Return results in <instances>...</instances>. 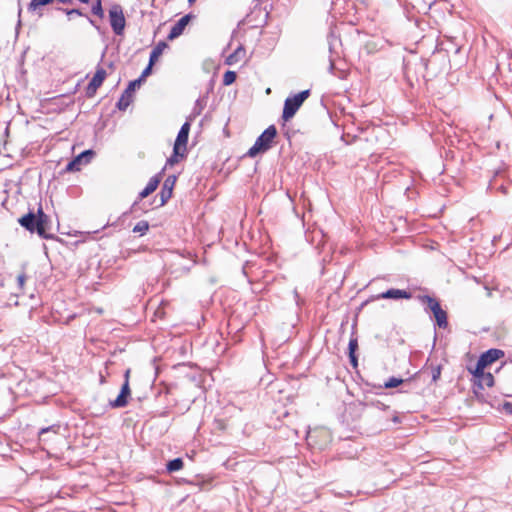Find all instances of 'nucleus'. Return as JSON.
<instances>
[{"label": "nucleus", "instance_id": "1", "mask_svg": "<svg viewBox=\"0 0 512 512\" xmlns=\"http://www.w3.org/2000/svg\"><path fill=\"white\" fill-rule=\"evenodd\" d=\"M277 135V130L274 125L269 126L263 131V133L256 139L254 145L248 150L247 155L249 157H255L259 153L268 151L274 138Z\"/></svg>", "mask_w": 512, "mask_h": 512}, {"label": "nucleus", "instance_id": "2", "mask_svg": "<svg viewBox=\"0 0 512 512\" xmlns=\"http://www.w3.org/2000/svg\"><path fill=\"white\" fill-rule=\"evenodd\" d=\"M309 96L310 90L307 89L299 92L298 94L286 98L284 102L282 118L285 121L290 120Z\"/></svg>", "mask_w": 512, "mask_h": 512}, {"label": "nucleus", "instance_id": "3", "mask_svg": "<svg viewBox=\"0 0 512 512\" xmlns=\"http://www.w3.org/2000/svg\"><path fill=\"white\" fill-rule=\"evenodd\" d=\"M418 298L426 304V309L432 312L438 327L446 328L448 326L447 313L441 308L440 303L429 295H421Z\"/></svg>", "mask_w": 512, "mask_h": 512}, {"label": "nucleus", "instance_id": "4", "mask_svg": "<svg viewBox=\"0 0 512 512\" xmlns=\"http://www.w3.org/2000/svg\"><path fill=\"white\" fill-rule=\"evenodd\" d=\"M110 25L116 35H122L125 29L126 20L123 9L115 4L109 10Z\"/></svg>", "mask_w": 512, "mask_h": 512}, {"label": "nucleus", "instance_id": "5", "mask_svg": "<svg viewBox=\"0 0 512 512\" xmlns=\"http://www.w3.org/2000/svg\"><path fill=\"white\" fill-rule=\"evenodd\" d=\"M190 131V123L185 122L177 135L176 141L174 143V153L176 155L184 156V152L186 151V144L188 142V136Z\"/></svg>", "mask_w": 512, "mask_h": 512}, {"label": "nucleus", "instance_id": "6", "mask_svg": "<svg viewBox=\"0 0 512 512\" xmlns=\"http://www.w3.org/2000/svg\"><path fill=\"white\" fill-rule=\"evenodd\" d=\"M106 71L103 68H98L89 82L86 88V94L88 97H92L95 95L97 89L102 85L103 81L106 78Z\"/></svg>", "mask_w": 512, "mask_h": 512}, {"label": "nucleus", "instance_id": "7", "mask_svg": "<svg viewBox=\"0 0 512 512\" xmlns=\"http://www.w3.org/2000/svg\"><path fill=\"white\" fill-rule=\"evenodd\" d=\"M51 229V220L48 215L43 212L42 207L38 208V235L48 239L51 237L48 231Z\"/></svg>", "mask_w": 512, "mask_h": 512}, {"label": "nucleus", "instance_id": "8", "mask_svg": "<svg viewBox=\"0 0 512 512\" xmlns=\"http://www.w3.org/2000/svg\"><path fill=\"white\" fill-rule=\"evenodd\" d=\"M194 16L192 14H187L183 17H181L171 28L169 34H168V39L169 40H173L177 37H179L184 29L186 28V26L189 24L190 20L193 18Z\"/></svg>", "mask_w": 512, "mask_h": 512}, {"label": "nucleus", "instance_id": "9", "mask_svg": "<svg viewBox=\"0 0 512 512\" xmlns=\"http://www.w3.org/2000/svg\"><path fill=\"white\" fill-rule=\"evenodd\" d=\"M19 224L30 232L38 234V212H29L19 219Z\"/></svg>", "mask_w": 512, "mask_h": 512}, {"label": "nucleus", "instance_id": "10", "mask_svg": "<svg viewBox=\"0 0 512 512\" xmlns=\"http://www.w3.org/2000/svg\"><path fill=\"white\" fill-rule=\"evenodd\" d=\"M131 394L130 386L127 381H124L121 391L114 401L110 402L112 408H122L128 404V398Z\"/></svg>", "mask_w": 512, "mask_h": 512}, {"label": "nucleus", "instance_id": "11", "mask_svg": "<svg viewBox=\"0 0 512 512\" xmlns=\"http://www.w3.org/2000/svg\"><path fill=\"white\" fill-rule=\"evenodd\" d=\"M175 181H176V177L175 176H169L164 181L162 189L160 191V204H159V206L165 205L167 203V201L171 198Z\"/></svg>", "mask_w": 512, "mask_h": 512}, {"label": "nucleus", "instance_id": "12", "mask_svg": "<svg viewBox=\"0 0 512 512\" xmlns=\"http://www.w3.org/2000/svg\"><path fill=\"white\" fill-rule=\"evenodd\" d=\"M504 355V352L499 349H489L485 353H483L479 359L481 360V365L484 363L486 366L492 364L497 361L500 357Z\"/></svg>", "mask_w": 512, "mask_h": 512}, {"label": "nucleus", "instance_id": "13", "mask_svg": "<svg viewBox=\"0 0 512 512\" xmlns=\"http://www.w3.org/2000/svg\"><path fill=\"white\" fill-rule=\"evenodd\" d=\"M379 298L383 299H410L411 293L406 290L400 289H389L386 292H383L379 295Z\"/></svg>", "mask_w": 512, "mask_h": 512}, {"label": "nucleus", "instance_id": "14", "mask_svg": "<svg viewBox=\"0 0 512 512\" xmlns=\"http://www.w3.org/2000/svg\"><path fill=\"white\" fill-rule=\"evenodd\" d=\"M159 183H160V175H156V176H153L152 178H150L146 187L139 193V198L144 199L147 196H149L151 193H153L157 189Z\"/></svg>", "mask_w": 512, "mask_h": 512}, {"label": "nucleus", "instance_id": "15", "mask_svg": "<svg viewBox=\"0 0 512 512\" xmlns=\"http://www.w3.org/2000/svg\"><path fill=\"white\" fill-rule=\"evenodd\" d=\"M95 152L93 150H85L73 160L77 164V166H81L83 164H88L92 158L94 157Z\"/></svg>", "mask_w": 512, "mask_h": 512}, {"label": "nucleus", "instance_id": "16", "mask_svg": "<svg viewBox=\"0 0 512 512\" xmlns=\"http://www.w3.org/2000/svg\"><path fill=\"white\" fill-rule=\"evenodd\" d=\"M245 56V49L243 47H238L231 55H229L226 59V63L228 65H233L240 61Z\"/></svg>", "mask_w": 512, "mask_h": 512}, {"label": "nucleus", "instance_id": "17", "mask_svg": "<svg viewBox=\"0 0 512 512\" xmlns=\"http://www.w3.org/2000/svg\"><path fill=\"white\" fill-rule=\"evenodd\" d=\"M183 468V460L181 458H175L173 460H170L166 464V469L168 472H177Z\"/></svg>", "mask_w": 512, "mask_h": 512}, {"label": "nucleus", "instance_id": "18", "mask_svg": "<svg viewBox=\"0 0 512 512\" xmlns=\"http://www.w3.org/2000/svg\"><path fill=\"white\" fill-rule=\"evenodd\" d=\"M164 48H166V43L160 42L157 44L156 47L152 50L150 54L149 60L151 61V64H154L155 61L159 58V56L162 54Z\"/></svg>", "mask_w": 512, "mask_h": 512}, {"label": "nucleus", "instance_id": "19", "mask_svg": "<svg viewBox=\"0 0 512 512\" xmlns=\"http://www.w3.org/2000/svg\"><path fill=\"white\" fill-rule=\"evenodd\" d=\"M132 102V97L125 92L121 95L120 99L117 102V107L119 110H126L130 103Z\"/></svg>", "mask_w": 512, "mask_h": 512}, {"label": "nucleus", "instance_id": "20", "mask_svg": "<svg viewBox=\"0 0 512 512\" xmlns=\"http://www.w3.org/2000/svg\"><path fill=\"white\" fill-rule=\"evenodd\" d=\"M91 12L95 16H98L99 18L104 17V10L102 7V0H93V4L91 7Z\"/></svg>", "mask_w": 512, "mask_h": 512}, {"label": "nucleus", "instance_id": "21", "mask_svg": "<svg viewBox=\"0 0 512 512\" xmlns=\"http://www.w3.org/2000/svg\"><path fill=\"white\" fill-rule=\"evenodd\" d=\"M479 386L483 387L486 385L487 387H492L494 385V377L491 373H484L479 379Z\"/></svg>", "mask_w": 512, "mask_h": 512}, {"label": "nucleus", "instance_id": "22", "mask_svg": "<svg viewBox=\"0 0 512 512\" xmlns=\"http://www.w3.org/2000/svg\"><path fill=\"white\" fill-rule=\"evenodd\" d=\"M486 367L487 366L484 363L481 365V360L478 359L475 368L474 369L469 368V371L473 374V376L475 378L479 379L485 373L484 369Z\"/></svg>", "mask_w": 512, "mask_h": 512}, {"label": "nucleus", "instance_id": "23", "mask_svg": "<svg viewBox=\"0 0 512 512\" xmlns=\"http://www.w3.org/2000/svg\"><path fill=\"white\" fill-rule=\"evenodd\" d=\"M149 229V223L145 220L139 221L133 228V232L145 234Z\"/></svg>", "mask_w": 512, "mask_h": 512}, {"label": "nucleus", "instance_id": "24", "mask_svg": "<svg viewBox=\"0 0 512 512\" xmlns=\"http://www.w3.org/2000/svg\"><path fill=\"white\" fill-rule=\"evenodd\" d=\"M58 11L64 12L68 19L70 20L72 16H86L80 9L73 8V9H64V8H57Z\"/></svg>", "mask_w": 512, "mask_h": 512}, {"label": "nucleus", "instance_id": "25", "mask_svg": "<svg viewBox=\"0 0 512 512\" xmlns=\"http://www.w3.org/2000/svg\"><path fill=\"white\" fill-rule=\"evenodd\" d=\"M236 73L234 71H226L223 75V84L225 86L231 85L236 80Z\"/></svg>", "mask_w": 512, "mask_h": 512}, {"label": "nucleus", "instance_id": "26", "mask_svg": "<svg viewBox=\"0 0 512 512\" xmlns=\"http://www.w3.org/2000/svg\"><path fill=\"white\" fill-rule=\"evenodd\" d=\"M141 83L142 81L139 78L131 81L124 92L132 97V93L136 90V88L140 87Z\"/></svg>", "mask_w": 512, "mask_h": 512}, {"label": "nucleus", "instance_id": "27", "mask_svg": "<svg viewBox=\"0 0 512 512\" xmlns=\"http://www.w3.org/2000/svg\"><path fill=\"white\" fill-rule=\"evenodd\" d=\"M403 382L402 379L391 377L387 382H385V388H395L398 387Z\"/></svg>", "mask_w": 512, "mask_h": 512}, {"label": "nucleus", "instance_id": "28", "mask_svg": "<svg viewBox=\"0 0 512 512\" xmlns=\"http://www.w3.org/2000/svg\"><path fill=\"white\" fill-rule=\"evenodd\" d=\"M357 348H358L357 338H351L349 341V345H348L349 354H355Z\"/></svg>", "mask_w": 512, "mask_h": 512}, {"label": "nucleus", "instance_id": "29", "mask_svg": "<svg viewBox=\"0 0 512 512\" xmlns=\"http://www.w3.org/2000/svg\"><path fill=\"white\" fill-rule=\"evenodd\" d=\"M57 430H58V427H56V426L42 428L39 432L40 439H42V437L49 432H53L54 434H56Z\"/></svg>", "mask_w": 512, "mask_h": 512}, {"label": "nucleus", "instance_id": "30", "mask_svg": "<svg viewBox=\"0 0 512 512\" xmlns=\"http://www.w3.org/2000/svg\"><path fill=\"white\" fill-rule=\"evenodd\" d=\"M152 66H153V64H151V61L149 60L148 66L142 71V73L139 77V79H141V81H143L147 76L150 75Z\"/></svg>", "mask_w": 512, "mask_h": 512}, {"label": "nucleus", "instance_id": "31", "mask_svg": "<svg viewBox=\"0 0 512 512\" xmlns=\"http://www.w3.org/2000/svg\"><path fill=\"white\" fill-rule=\"evenodd\" d=\"M26 282V275L25 273H21L17 276V283L20 289H23L24 284Z\"/></svg>", "mask_w": 512, "mask_h": 512}, {"label": "nucleus", "instance_id": "32", "mask_svg": "<svg viewBox=\"0 0 512 512\" xmlns=\"http://www.w3.org/2000/svg\"><path fill=\"white\" fill-rule=\"evenodd\" d=\"M67 171H78L80 167L74 162V160L70 161L66 166Z\"/></svg>", "mask_w": 512, "mask_h": 512}, {"label": "nucleus", "instance_id": "33", "mask_svg": "<svg viewBox=\"0 0 512 512\" xmlns=\"http://www.w3.org/2000/svg\"><path fill=\"white\" fill-rule=\"evenodd\" d=\"M503 410L507 413V414H512V402H504L503 403Z\"/></svg>", "mask_w": 512, "mask_h": 512}, {"label": "nucleus", "instance_id": "34", "mask_svg": "<svg viewBox=\"0 0 512 512\" xmlns=\"http://www.w3.org/2000/svg\"><path fill=\"white\" fill-rule=\"evenodd\" d=\"M178 156L179 155H176L174 152H173V155L171 157L168 158L167 160V164L169 165H174L175 163L178 162Z\"/></svg>", "mask_w": 512, "mask_h": 512}, {"label": "nucleus", "instance_id": "35", "mask_svg": "<svg viewBox=\"0 0 512 512\" xmlns=\"http://www.w3.org/2000/svg\"><path fill=\"white\" fill-rule=\"evenodd\" d=\"M440 374H441L440 367H436L435 369H433V373H432L433 381H436L440 377Z\"/></svg>", "mask_w": 512, "mask_h": 512}, {"label": "nucleus", "instance_id": "36", "mask_svg": "<svg viewBox=\"0 0 512 512\" xmlns=\"http://www.w3.org/2000/svg\"><path fill=\"white\" fill-rule=\"evenodd\" d=\"M350 362L354 367H357V357L355 354H349Z\"/></svg>", "mask_w": 512, "mask_h": 512}, {"label": "nucleus", "instance_id": "37", "mask_svg": "<svg viewBox=\"0 0 512 512\" xmlns=\"http://www.w3.org/2000/svg\"><path fill=\"white\" fill-rule=\"evenodd\" d=\"M130 372L131 370L127 369L124 373V381H127V383H129Z\"/></svg>", "mask_w": 512, "mask_h": 512}, {"label": "nucleus", "instance_id": "38", "mask_svg": "<svg viewBox=\"0 0 512 512\" xmlns=\"http://www.w3.org/2000/svg\"><path fill=\"white\" fill-rule=\"evenodd\" d=\"M88 21L90 22V24H92L93 26H95V23H94V21H93L91 18H89V17H88Z\"/></svg>", "mask_w": 512, "mask_h": 512}, {"label": "nucleus", "instance_id": "39", "mask_svg": "<svg viewBox=\"0 0 512 512\" xmlns=\"http://www.w3.org/2000/svg\"><path fill=\"white\" fill-rule=\"evenodd\" d=\"M333 68H334V63H333V61H331V63H330V69L332 70Z\"/></svg>", "mask_w": 512, "mask_h": 512}, {"label": "nucleus", "instance_id": "40", "mask_svg": "<svg viewBox=\"0 0 512 512\" xmlns=\"http://www.w3.org/2000/svg\"><path fill=\"white\" fill-rule=\"evenodd\" d=\"M190 4L194 3L196 0H188Z\"/></svg>", "mask_w": 512, "mask_h": 512}]
</instances>
